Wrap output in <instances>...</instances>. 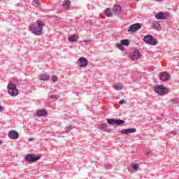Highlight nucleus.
<instances>
[{
    "instance_id": "27",
    "label": "nucleus",
    "mask_w": 179,
    "mask_h": 179,
    "mask_svg": "<svg viewBox=\"0 0 179 179\" xmlns=\"http://www.w3.org/2000/svg\"><path fill=\"white\" fill-rule=\"evenodd\" d=\"M132 167L134 170H136V171L138 170V164H133Z\"/></svg>"
},
{
    "instance_id": "29",
    "label": "nucleus",
    "mask_w": 179,
    "mask_h": 179,
    "mask_svg": "<svg viewBox=\"0 0 179 179\" xmlns=\"http://www.w3.org/2000/svg\"><path fill=\"white\" fill-rule=\"evenodd\" d=\"M105 128H107V124H102L101 126V129H105Z\"/></svg>"
},
{
    "instance_id": "4",
    "label": "nucleus",
    "mask_w": 179,
    "mask_h": 179,
    "mask_svg": "<svg viewBox=\"0 0 179 179\" xmlns=\"http://www.w3.org/2000/svg\"><path fill=\"white\" fill-rule=\"evenodd\" d=\"M142 28V25L139 23L134 24L129 27V29L127 30L129 33H135V31H138L140 29Z\"/></svg>"
},
{
    "instance_id": "24",
    "label": "nucleus",
    "mask_w": 179,
    "mask_h": 179,
    "mask_svg": "<svg viewBox=\"0 0 179 179\" xmlns=\"http://www.w3.org/2000/svg\"><path fill=\"white\" fill-rule=\"evenodd\" d=\"M117 48H119V50H121V51H124V48L121 43H117Z\"/></svg>"
},
{
    "instance_id": "13",
    "label": "nucleus",
    "mask_w": 179,
    "mask_h": 179,
    "mask_svg": "<svg viewBox=\"0 0 179 179\" xmlns=\"http://www.w3.org/2000/svg\"><path fill=\"white\" fill-rule=\"evenodd\" d=\"M155 17L158 20H164L166 19H167V16H166L163 12H159L158 13H157L155 15Z\"/></svg>"
},
{
    "instance_id": "21",
    "label": "nucleus",
    "mask_w": 179,
    "mask_h": 179,
    "mask_svg": "<svg viewBox=\"0 0 179 179\" xmlns=\"http://www.w3.org/2000/svg\"><path fill=\"white\" fill-rule=\"evenodd\" d=\"M120 43L122 45H129V41H128L127 39L122 40Z\"/></svg>"
},
{
    "instance_id": "31",
    "label": "nucleus",
    "mask_w": 179,
    "mask_h": 179,
    "mask_svg": "<svg viewBox=\"0 0 179 179\" xmlns=\"http://www.w3.org/2000/svg\"><path fill=\"white\" fill-rule=\"evenodd\" d=\"M119 103H120V104H124V103H125V101L120 100Z\"/></svg>"
},
{
    "instance_id": "28",
    "label": "nucleus",
    "mask_w": 179,
    "mask_h": 179,
    "mask_svg": "<svg viewBox=\"0 0 179 179\" xmlns=\"http://www.w3.org/2000/svg\"><path fill=\"white\" fill-rule=\"evenodd\" d=\"M34 2L36 5L40 6V0H34Z\"/></svg>"
},
{
    "instance_id": "8",
    "label": "nucleus",
    "mask_w": 179,
    "mask_h": 179,
    "mask_svg": "<svg viewBox=\"0 0 179 179\" xmlns=\"http://www.w3.org/2000/svg\"><path fill=\"white\" fill-rule=\"evenodd\" d=\"M141 57H142V55L139 52V50L137 49L133 52L131 59V61H137V59H140Z\"/></svg>"
},
{
    "instance_id": "23",
    "label": "nucleus",
    "mask_w": 179,
    "mask_h": 179,
    "mask_svg": "<svg viewBox=\"0 0 179 179\" xmlns=\"http://www.w3.org/2000/svg\"><path fill=\"white\" fill-rule=\"evenodd\" d=\"M107 122L110 125H114L115 124V119H107Z\"/></svg>"
},
{
    "instance_id": "7",
    "label": "nucleus",
    "mask_w": 179,
    "mask_h": 179,
    "mask_svg": "<svg viewBox=\"0 0 179 179\" xmlns=\"http://www.w3.org/2000/svg\"><path fill=\"white\" fill-rule=\"evenodd\" d=\"M87 59L85 57H80L78 60V65L80 68H85L87 66Z\"/></svg>"
},
{
    "instance_id": "6",
    "label": "nucleus",
    "mask_w": 179,
    "mask_h": 179,
    "mask_svg": "<svg viewBox=\"0 0 179 179\" xmlns=\"http://www.w3.org/2000/svg\"><path fill=\"white\" fill-rule=\"evenodd\" d=\"M41 157H37L36 155H28L26 157V160L27 162H30L31 163H34L35 162H38V160H40Z\"/></svg>"
},
{
    "instance_id": "3",
    "label": "nucleus",
    "mask_w": 179,
    "mask_h": 179,
    "mask_svg": "<svg viewBox=\"0 0 179 179\" xmlns=\"http://www.w3.org/2000/svg\"><path fill=\"white\" fill-rule=\"evenodd\" d=\"M8 94L12 96H16L19 94V91L16 88V85L13 83H9L8 85Z\"/></svg>"
},
{
    "instance_id": "9",
    "label": "nucleus",
    "mask_w": 179,
    "mask_h": 179,
    "mask_svg": "<svg viewBox=\"0 0 179 179\" xmlns=\"http://www.w3.org/2000/svg\"><path fill=\"white\" fill-rule=\"evenodd\" d=\"M122 135H128V134H135L136 132V129L134 128H130V129H122L119 131Z\"/></svg>"
},
{
    "instance_id": "20",
    "label": "nucleus",
    "mask_w": 179,
    "mask_h": 179,
    "mask_svg": "<svg viewBox=\"0 0 179 179\" xmlns=\"http://www.w3.org/2000/svg\"><path fill=\"white\" fill-rule=\"evenodd\" d=\"M105 14L107 16V17H111L113 16V13H111V11L110 10V8H107L106 10Z\"/></svg>"
},
{
    "instance_id": "26",
    "label": "nucleus",
    "mask_w": 179,
    "mask_h": 179,
    "mask_svg": "<svg viewBox=\"0 0 179 179\" xmlns=\"http://www.w3.org/2000/svg\"><path fill=\"white\" fill-rule=\"evenodd\" d=\"M115 89H116V90H121V89H122V84H117Z\"/></svg>"
},
{
    "instance_id": "5",
    "label": "nucleus",
    "mask_w": 179,
    "mask_h": 179,
    "mask_svg": "<svg viewBox=\"0 0 179 179\" xmlns=\"http://www.w3.org/2000/svg\"><path fill=\"white\" fill-rule=\"evenodd\" d=\"M144 41L146 44L150 45H156V41L153 38L152 35H147L144 37Z\"/></svg>"
},
{
    "instance_id": "33",
    "label": "nucleus",
    "mask_w": 179,
    "mask_h": 179,
    "mask_svg": "<svg viewBox=\"0 0 179 179\" xmlns=\"http://www.w3.org/2000/svg\"><path fill=\"white\" fill-rule=\"evenodd\" d=\"M51 97H52V99H55L56 98L55 95H52Z\"/></svg>"
},
{
    "instance_id": "17",
    "label": "nucleus",
    "mask_w": 179,
    "mask_h": 179,
    "mask_svg": "<svg viewBox=\"0 0 179 179\" xmlns=\"http://www.w3.org/2000/svg\"><path fill=\"white\" fill-rule=\"evenodd\" d=\"M113 12H115L117 14L120 13L121 6L118 5H115L113 8Z\"/></svg>"
},
{
    "instance_id": "11",
    "label": "nucleus",
    "mask_w": 179,
    "mask_h": 179,
    "mask_svg": "<svg viewBox=\"0 0 179 179\" xmlns=\"http://www.w3.org/2000/svg\"><path fill=\"white\" fill-rule=\"evenodd\" d=\"M68 40L70 43H76L79 40V34H74L69 36Z\"/></svg>"
},
{
    "instance_id": "32",
    "label": "nucleus",
    "mask_w": 179,
    "mask_h": 179,
    "mask_svg": "<svg viewBox=\"0 0 179 179\" xmlns=\"http://www.w3.org/2000/svg\"><path fill=\"white\" fill-rule=\"evenodd\" d=\"M0 111H3V108L2 106H0Z\"/></svg>"
},
{
    "instance_id": "14",
    "label": "nucleus",
    "mask_w": 179,
    "mask_h": 179,
    "mask_svg": "<svg viewBox=\"0 0 179 179\" xmlns=\"http://www.w3.org/2000/svg\"><path fill=\"white\" fill-rule=\"evenodd\" d=\"M48 113L45 110H40L36 112L37 117H46Z\"/></svg>"
},
{
    "instance_id": "1",
    "label": "nucleus",
    "mask_w": 179,
    "mask_h": 179,
    "mask_svg": "<svg viewBox=\"0 0 179 179\" xmlns=\"http://www.w3.org/2000/svg\"><path fill=\"white\" fill-rule=\"evenodd\" d=\"M45 26L41 20H37L36 24L32 23L29 25V31H31L35 36H41L43 34V29Z\"/></svg>"
},
{
    "instance_id": "12",
    "label": "nucleus",
    "mask_w": 179,
    "mask_h": 179,
    "mask_svg": "<svg viewBox=\"0 0 179 179\" xmlns=\"http://www.w3.org/2000/svg\"><path fill=\"white\" fill-rule=\"evenodd\" d=\"M170 79V75L167 72H163L160 75V80L167 82Z\"/></svg>"
},
{
    "instance_id": "19",
    "label": "nucleus",
    "mask_w": 179,
    "mask_h": 179,
    "mask_svg": "<svg viewBox=\"0 0 179 179\" xmlns=\"http://www.w3.org/2000/svg\"><path fill=\"white\" fill-rule=\"evenodd\" d=\"M71 6V1L66 0L63 3V8H68Z\"/></svg>"
},
{
    "instance_id": "25",
    "label": "nucleus",
    "mask_w": 179,
    "mask_h": 179,
    "mask_svg": "<svg viewBox=\"0 0 179 179\" xmlns=\"http://www.w3.org/2000/svg\"><path fill=\"white\" fill-rule=\"evenodd\" d=\"M51 80L52 82H57L58 81V77L57 76L53 75L51 77Z\"/></svg>"
},
{
    "instance_id": "35",
    "label": "nucleus",
    "mask_w": 179,
    "mask_h": 179,
    "mask_svg": "<svg viewBox=\"0 0 179 179\" xmlns=\"http://www.w3.org/2000/svg\"><path fill=\"white\" fill-rule=\"evenodd\" d=\"M0 145H2V141H0Z\"/></svg>"
},
{
    "instance_id": "34",
    "label": "nucleus",
    "mask_w": 179,
    "mask_h": 179,
    "mask_svg": "<svg viewBox=\"0 0 179 179\" xmlns=\"http://www.w3.org/2000/svg\"><path fill=\"white\" fill-rule=\"evenodd\" d=\"M150 153H152V151H149L147 152V155H150Z\"/></svg>"
},
{
    "instance_id": "18",
    "label": "nucleus",
    "mask_w": 179,
    "mask_h": 179,
    "mask_svg": "<svg viewBox=\"0 0 179 179\" xmlns=\"http://www.w3.org/2000/svg\"><path fill=\"white\" fill-rule=\"evenodd\" d=\"M124 124H125V121L115 119V125H122Z\"/></svg>"
},
{
    "instance_id": "36",
    "label": "nucleus",
    "mask_w": 179,
    "mask_h": 179,
    "mask_svg": "<svg viewBox=\"0 0 179 179\" xmlns=\"http://www.w3.org/2000/svg\"><path fill=\"white\" fill-rule=\"evenodd\" d=\"M157 1H162V0H157Z\"/></svg>"
},
{
    "instance_id": "15",
    "label": "nucleus",
    "mask_w": 179,
    "mask_h": 179,
    "mask_svg": "<svg viewBox=\"0 0 179 179\" xmlns=\"http://www.w3.org/2000/svg\"><path fill=\"white\" fill-rule=\"evenodd\" d=\"M39 79L44 81L50 80V76L48 74H41L39 75Z\"/></svg>"
},
{
    "instance_id": "30",
    "label": "nucleus",
    "mask_w": 179,
    "mask_h": 179,
    "mask_svg": "<svg viewBox=\"0 0 179 179\" xmlns=\"http://www.w3.org/2000/svg\"><path fill=\"white\" fill-rule=\"evenodd\" d=\"M66 131H68V132H69V131L72 130V127H68L66 128Z\"/></svg>"
},
{
    "instance_id": "10",
    "label": "nucleus",
    "mask_w": 179,
    "mask_h": 179,
    "mask_svg": "<svg viewBox=\"0 0 179 179\" xmlns=\"http://www.w3.org/2000/svg\"><path fill=\"white\" fill-rule=\"evenodd\" d=\"M8 138H10V139H17L19 138V133H17V131H15V130H11L9 133H8Z\"/></svg>"
},
{
    "instance_id": "2",
    "label": "nucleus",
    "mask_w": 179,
    "mask_h": 179,
    "mask_svg": "<svg viewBox=\"0 0 179 179\" xmlns=\"http://www.w3.org/2000/svg\"><path fill=\"white\" fill-rule=\"evenodd\" d=\"M154 90L155 93H157L159 96H163L169 93V89L164 87V85H157L155 87Z\"/></svg>"
},
{
    "instance_id": "22",
    "label": "nucleus",
    "mask_w": 179,
    "mask_h": 179,
    "mask_svg": "<svg viewBox=\"0 0 179 179\" xmlns=\"http://www.w3.org/2000/svg\"><path fill=\"white\" fill-rule=\"evenodd\" d=\"M171 103H172V104H179V99L173 98V99H171Z\"/></svg>"
},
{
    "instance_id": "16",
    "label": "nucleus",
    "mask_w": 179,
    "mask_h": 179,
    "mask_svg": "<svg viewBox=\"0 0 179 179\" xmlns=\"http://www.w3.org/2000/svg\"><path fill=\"white\" fill-rule=\"evenodd\" d=\"M153 27L155 29V30H162V27L160 26V24L157 21H155L153 22Z\"/></svg>"
}]
</instances>
